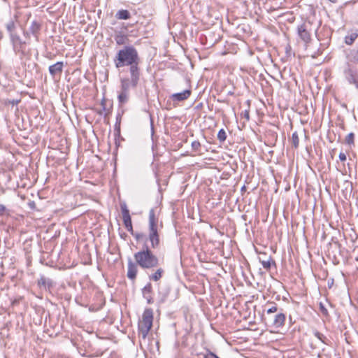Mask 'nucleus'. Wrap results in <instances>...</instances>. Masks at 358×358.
Here are the masks:
<instances>
[{"instance_id":"nucleus-27","label":"nucleus","mask_w":358,"mask_h":358,"mask_svg":"<svg viewBox=\"0 0 358 358\" xmlns=\"http://www.w3.org/2000/svg\"><path fill=\"white\" fill-rule=\"evenodd\" d=\"M292 143L294 148H297L299 144V136L296 131H294L292 136Z\"/></svg>"},{"instance_id":"nucleus-5","label":"nucleus","mask_w":358,"mask_h":358,"mask_svg":"<svg viewBox=\"0 0 358 358\" xmlns=\"http://www.w3.org/2000/svg\"><path fill=\"white\" fill-rule=\"evenodd\" d=\"M342 72L346 82L358 90V69L348 62L343 66Z\"/></svg>"},{"instance_id":"nucleus-29","label":"nucleus","mask_w":358,"mask_h":358,"mask_svg":"<svg viewBox=\"0 0 358 358\" xmlns=\"http://www.w3.org/2000/svg\"><path fill=\"white\" fill-rule=\"evenodd\" d=\"M137 241L145 240L146 241V235L143 233H134L131 234Z\"/></svg>"},{"instance_id":"nucleus-8","label":"nucleus","mask_w":358,"mask_h":358,"mask_svg":"<svg viewBox=\"0 0 358 358\" xmlns=\"http://www.w3.org/2000/svg\"><path fill=\"white\" fill-rule=\"evenodd\" d=\"M121 212L122 215L123 223L125 228L129 232L133 234V226L131 222V218L129 214V210L125 203L120 204Z\"/></svg>"},{"instance_id":"nucleus-33","label":"nucleus","mask_w":358,"mask_h":358,"mask_svg":"<svg viewBox=\"0 0 358 358\" xmlns=\"http://www.w3.org/2000/svg\"><path fill=\"white\" fill-rule=\"evenodd\" d=\"M4 215H9V210L7 209L6 206L3 204H0V216H3Z\"/></svg>"},{"instance_id":"nucleus-2","label":"nucleus","mask_w":358,"mask_h":358,"mask_svg":"<svg viewBox=\"0 0 358 358\" xmlns=\"http://www.w3.org/2000/svg\"><path fill=\"white\" fill-rule=\"evenodd\" d=\"M163 224L159 220L157 208H151L148 215V234L146 241L150 243V248L157 249L160 245V231Z\"/></svg>"},{"instance_id":"nucleus-40","label":"nucleus","mask_w":358,"mask_h":358,"mask_svg":"<svg viewBox=\"0 0 358 358\" xmlns=\"http://www.w3.org/2000/svg\"><path fill=\"white\" fill-rule=\"evenodd\" d=\"M10 103L13 104V105H15V104H17L19 103V101L18 100H15L13 99V101H10Z\"/></svg>"},{"instance_id":"nucleus-18","label":"nucleus","mask_w":358,"mask_h":358,"mask_svg":"<svg viewBox=\"0 0 358 358\" xmlns=\"http://www.w3.org/2000/svg\"><path fill=\"white\" fill-rule=\"evenodd\" d=\"M164 273V269L159 267L153 273L149 275V279L155 282L159 281L163 277Z\"/></svg>"},{"instance_id":"nucleus-35","label":"nucleus","mask_w":358,"mask_h":358,"mask_svg":"<svg viewBox=\"0 0 358 358\" xmlns=\"http://www.w3.org/2000/svg\"><path fill=\"white\" fill-rule=\"evenodd\" d=\"M204 358H220V357H217L215 353L208 350V352L206 355H204Z\"/></svg>"},{"instance_id":"nucleus-36","label":"nucleus","mask_w":358,"mask_h":358,"mask_svg":"<svg viewBox=\"0 0 358 358\" xmlns=\"http://www.w3.org/2000/svg\"><path fill=\"white\" fill-rule=\"evenodd\" d=\"M101 106L102 107V110L98 112V113L100 114V115L102 114V111H105L106 110V100L105 99H102L101 100Z\"/></svg>"},{"instance_id":"nucleus-10","label":"nucleus","mask_w":358,"mask_h":358,"mask_svg":"<svg viewBox=\"0 0 358 358\" xmlns=\"http://www.w3.org/2000/svg\"><path fill=\"white\" fill-rule=\"evenodd\" d=\"M258 259L263 268L266 271H269L271 266H276L275 262L273 259L272 257L268 255L266 252H260Z\"/></svg>"},{"instance_id":"nucleus-17","label":"nucleus","mask_w":358,"mask_h":358,"mask_svg":"<svg viewBox=\"0 0 358 358\" xmlns=\"http://www.w3.org/2000/svg\"><path fill=\"white\" fill-rule=\"evenodd\" d=\"M152 291V287L151 283L148 282L143 289L142 293L143 297L146 299L148 303H152L153 302L151 293Z\"/></svg>"},{"instance_id":"nucleus-38","label":"nucleus","mask_w":358,"mask_h":358,"mask_svg":"<svg viewBox=\"0 0 358 358\" xmlns=\"http://www.w3.org/2000/svg\"><path fill=\"white\" fill-rule=\"evenodd\" d=\"M291 50H292V48L289 45H287L286 47H285V52H286V55L287 56H290L291 55Z\"/></svg>"},{"instance_id":"nucleus-15","label":"nucleus","mask_w":358,"mask_h":358,"mask_svg":"<svg viewBox=\"0 0 358 358\" xmlns=\"http://www.w3.org/2000/svg\"><path fill=\"white\" fill-rule=\"evenodd\" d=\"M192 94L191 90H185L182 92L174 93L171 96L173 101H182L187 99Z\"/></svg>"},{"instance_id":"nucleus-13","label":"nucleus","mask_w":358,"mask_h":358,"mask_svg":"<svg viewBox=\"0 0 358 358\" xmlns=\"http://www.w3.org/2000/svg\"><path fill=\"white\" fill-rule=\"evenodd\" d=\"M138 264L136 263H134L131 259H129L128 261V265H127V276L129 279L134 281L136 278V275L138 273Z\"/></svg>"},{"instance_id":"nucleus-31","label":"nucleus","mask_w":358,"mask_h":358,"mask_svg":"<svg viewBox=\"0 0 358 358\" xmlns=\"http://www.w3.org/2000/svg\"><path fill=\"white\" fill-rule=\"evenodd\" d=\"M319 309L320 313L324 316V317H329V312L327 310V308L325 307L324 304L322 302H320L319 303Z\"/></svg>"},{"instance_id":"nucleus-39","label":"nucleus","mask_w":358,"mask_h":358,"mask_svg":"<svg viewBox=\"0 0 358 358\" xmlns=\"http://www.w3.org/2000/svg\"><path fill=\"white\" fill-rule=\"evenodd\" d=\"M31 34V33L29 32V31H24V36L26 37V38H29V35Z\"/></svg>"},{"instance_id":"nucleus-6","label":"nucleus","mask_w":358,"mask_h":358,"mask_svg":"<svg viewBox=\"0 0 358 358\" xmlns=\"http://www.w3.org/2000/svg\"><path fill=\"white\" fill-rule=\"evenodd\" d=\"M285 315L282 312H279L271 315H264L263 320L265 324L270 327L279 329L282 327L285 322Z\"/></svg>"},{"instance_id":"nucleus-25","label":"nucleus","mask_w":358,"mask_h":358,"mask_svg":"<svg viewBox=\"0 0 358 358\" xmlns=\"http://www.w3.org/2000/svg\"><path fill=\"white\" fill-rule=\"evenodd\" d=\"M313 334L314 336L318 338L322 343H324V344H328L327 343V337L322 334V333L319 332L317 330H315L313 331Z\"/></svg>"},{"instance_id":"nucleus-22","label":"nucleus","mask_w":358,"mask_h":358,"mask_svg":"<svg viewBox=\"0 0 358 358\" xmlns=\"http://www.w3.org/2000/svg\"><path fill=\"white\" fill-rule=\"evenodd\" d=\"M115 17L117 20H128L131 17V14L127 10H119L116 14Z\"/></svg>"},{"instance_id":"nucleus-7","label":"nucleus","mask_w":358,"mask_h":358,"mask_svg":"<svg viewBox=\"0 0 358 358\" xmlns=\"http://www.w3.org/2000/svg\"><path fill=\"white\" fill-rule=\"evenodd\" d=\"M130 78L120 80V91L129 92L131 88H135L139 81L140 72H129Z\"/></svg>"},{"instance_id":"nucleus-32","label":"nucleus","mask_w":358,"mask_h":358,"mask_svg":"<svg viewBox=\"0 0 358 358\" xmlns=\"http://www.w3.org/2000/svg\"><path fill=\"white\" fill-rule=\"evenodd\" d=\"M201 143L200 142L195 141L192 143V149L194 152H200Z\"/></svg>"},{"instance_id":"nucleus-34","label":"nucleus","mask_w":358,"mask_h":358,"mask_svg":"<svg viewBox=\"0 0 358 358\" xmlns=\"http://www.w3.org/2000/svg\"><path fill=\"white\" fill-rule=\"evenodd\" d=\"M242 117L245 118L247 121L250 120V110L247 109L242 112L241 113Z\"/></svg>"},{"instance_id":"nucleus-3","label":"nucleus","mask_w":358,"mask_h":358,"mask_svg":"<svg viewBox=\"0 0 358 358\" xmlns=\"http://www.w3.org/2000/svg\"><path fill=\"white\" fill-rule=\"evenodd\" d=\"M151 249L148 245H145L143 250L134 255L136 264L143 269L154 268L159 265V259Z\"/></svg>"},{"instance_id":"nucleus-30","label":"nucleus","mask_w":358,"mask_h":358,"mask_svg":"<svg viewBox=\"0 0 358 358\" xmlns=\"http://www.w3.org/2000/svg\"><path fill=\"white\" fill-rule=\"evenodd\" d=\"M227 138V134H226V131L223 129H221L219 131H218V134H217V139L220 141V142H224Z\"/></svg>"},{"instance_id":"nucleus-37","label":"nucleus","mask_w":358,"mask_h":358,"mask_svg":"<svg viewBox=\"0 0 358 358\" xmlns=\"http://www.w3.org/2000/svg\"><path fill=\"white\" fill-rule=\"evenodd\" d=\"M338 157L341 162H344L346 160V155L344 152H340Z\"/></svg>"},{"instance_id":"nucleus-19","label":"nucleus","mask_w":358,"mask_h":358,"mask_svg":"<svg viewBox=\"0 0 358 358\" xmlns=\"http://www.w3.org/2000/svg\"><path fill=\"white\" fill-rule=\"evenodd\" d=\"M52 280L45 278L44 275H41L38 280V285L39 287L50 288L52 287Z\"/></svg>"},{"instance_id":"nucleus-14","label":"nucleus","mask_w":358,"mask_h":358,"mask_svg":"<svg viewBox=\"0 0 358 358\" xmlns=\"http://www.w3.org/2000/svg\"><path fill=\"white\" fill-rule=\"evenodd\" d=\"M41 27H42L41 23H40L39 22H38L36 20H34L33 22H31L30 27L29 28V32L31 33V34L32 36H34L36 41H37V42L39 41V35H40Z\"/></svg>"},{"instance_id":"nucleus-9","label":"nucleus","mask_w":358,"mask_h":358,"mask_svg":"<svg viewBox=\"0 0 358 358\" xmlns=\"http://www.w3.org/2000/svg\"><path fill=\"white\" fill-rule=\"evenodd\" d=\"M10 41L13 45V50L16 53H22L24 55V45L26 44L25 41H23L20 36H18L17 34L14 35H11L10 37Z\"/></svg>"},{"instance_id":"nucleus-1","label":"nucleus","mask_w":358,"mask_h":358,"mask_svg":"<svg viewBox=\"0 0 358 358\" xmlns=\"http://www.w3.org/2000/svg\"><path fill=\"white\" fill-rule=\"evenodd\" d=\"M140 57L138 50L133 45H124L119 50L114 59V64L117 69L129 66V72H140L138 65Z\"/></svg>"},{"instance_id":"nucleus-11","label":"nucleus","mask_w":358,"mask_h":358,"mask_svg":"<svg viewBox=\"0 0 358 358\" xmlns=\"http://www.w3.org/2000/svg\"><path fill=\"white\" fill-rule=\"evenodd\" d=\"M297 33L300 38L306 43L308 44L311 41V34L308 30V25L305 23L298 26Z\"/></svg>"},{"instance_id":"nucleus-28","label":"nucleus","mask_w":358,"mask_h":358,"mask_svg":"<svg viewBox=\"0 0 358 358\" xmlns=\"http://www.w3.org/2000/svg\"><path fill=\"white\" fill-rule=\"evenodd\" d=\"M278 307L275 303H273V304H272V306L271 307H269L267 309L265 315H271L272 314L277 313H278Z\"/></svg>"},{"instance_id":"nucleus-4","label":"nucleus","mask_w":358,"mask_h":358,"mask_svg":"<svg viewBox=\"0 0 358 358\" xmlns=\"http://www.w3.org/2000/svg\"><path fill=\"white\" fill-rule=\"evenodd\" d=\"M153 322V310L152 308L145 309L142 319L138 324V335L142 338L145 339L150 330L152 327Z\"/></svg>"},{"instance_id":"nucleus-24","label":"nucleus","mask_w":358,"mask_h":358,"mask_svg":"<svg viewBox=\"0 0 358 358\" xmlns=\"http://www.w3.org/2000/svg\"><path fill=\"white\" fill-rule=\"evenodd\" d=\"M6 29L9 33V36L15 34L14 31L15 29V24L13 20L9 21L6 25Z\"/></svg>"},{"instance_id":"nucleus-20","label":"nucleus","mask_w":358,"mask_h":358,"mask_svg":"<svg viewBox=\"0 0 358 358\" xmlns=\"http://www.w3.org/2000/svg\"><path fill=\"white\" fill-rule=\"evenodd\" d=\"M114 39L117 45H126L129 43V41L127 35L122 34L121 33L116 34L114 37Z\"/></svg>"},{"instance_id":"nucleus-16","label":"nucleus","mask_w":358,"mask_h":358,"mask_svg":"<svg viewBox=\"0 0 358 358\" xmlns=\"http://www.w3.org/2000/svg\"><path fill=\"white\" fill-rule=\"evenodd\" d=\"M64 68V63L62 62H57L55 64L49 66V72L52 78L57 75H60L62 73Z\"/></svg>"},{"instance_id":"nucleus-23","label":"nucleus","mask_w":358,"mask_h":358,"mask_svg":"<svg viewBox=\"0 0 358 358\" xmlns=\"http://www.w3.org/2000/svg\"><path fill=\"white\" fill-rule=\"evenodd\" d=\"M348 59L350 62L358 64V48L350 51Z\"/></svg>"},{"instance_id":"nucleus-12","label":"nucleus","mask_w":358,"mask_h":358,"mask_svg":"<svg viewBox=\"0 0 358 358\" xmlns=\"http://www.w3.org/2000/svg\"><path fill=\"white\" fill-rule=\"evenodd\" d=\"M358 38V28H352L347 31L344 37V43L348 45H352Z\"/></svg>"},{"instance_id":"nucleus-26","label":"nucleus","mask_w":358,"mask_h":358,"mask_svg":"<svg viewBox=\"0 0 358 358\" xmlns=\"http://www.w3.org/2000/svg\"><path fill=\"white\" fill-rule=\"evenodd\" d=\"M345 142L346 144L349 145H354L355 144V134L354 133H350L345 139Z\"/></svg>"},{"instance_id":"nucleus-21","label":"nucleus","mask_w":358,"mask_h":358,"mask_svg":"<svg viewBox=\"0 0 358 358\" xmlns=\"http://www.w3.org/2000/svg\"><path fill=\"white\" fill-rule=\"evenodd\" d=\"M129 92L120 91L118 96H117V100H118L120 105L122 106L123 104L127 103L129 101Z\"/></svg>"}]
</instances>
